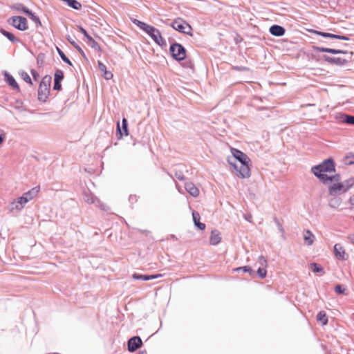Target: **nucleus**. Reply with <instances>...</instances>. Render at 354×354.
Segmentation results:
<instances>
[{
	"mask_svg": "<svg viewBox=\"0 0 354 354\" xmlns=\"http://www.w3.org/2000/svg\"><path fill=\"white\" fill-rule=\"evenodd\" d=\"M230 151L232 157H227V163L236 172L238 177L240 178H249L250 176V158L246 153L236 148L231 147Z\"/></svg>",
	"mask_w": 354,
	"mask_h": 354,
	"instance_id": "obj_1",
	"label": "nucleus"
},
{
	"mask_svg": "<svg viewBox=\"0 0 354 354\" xmlns=\"http://www.w3.org/2000/svg\"><path fill=\"white\" fill-rule=\"evenodd\" d=\"M336 171V162L333 157H328L322 160L320 163L313 165L310 172L319 180L324 182L328 174Z\"/></svg>",
	"mask_w": 354,
	"mask_h": 354,
	"instance_id": "obj_2",
	"label": "nucleus"
},
{
	"mask_svg": "<svg viewBox=\"0 0 354 354\" xmlns=\"http://www.w3.org/2000/svg\"><path fill=\"white\" fill-rule=\"evenodd\" d=\"M52 78L50 75H45L39 83L37 95L38 100L42 103H44L48 99L50 86H51Z\"/></svg>",
	"mask_w": 354,
	"mask_h": 354,
	"instance_id": "obj_3",
	"label": "nucleus"
},
{
	"mask_svg": "<svg viewBox=\"0 0 354 354\" xmlns=\"http://www.w3.org/2000/svg\"><path fill=\"white\" fill-rule=\"evenodd\" d=\"M169 53L174 60L180 63L186 58L187 50L183 45L173 40L170 42Z\"/></svg>",
	"mask_w": 354,
	"mask_h": 354,
	"instance_id": "obj_4",
	"label": "nucleus"
},
{
	"mask_svg": "<svg viewBox=\"0 0 354 354\" xmlns=\"http://www.w3.org/2000/svg\"><path fill=\"white\" fill-rule=\"evenodd\" d=\"M7 22L20 31H26L28 29V20L24 16H12L8 19Z\"/></svg>",
	"mask_w": 354,
	"mask_h": 354,
	"instance_id": "obj_5",
	"label": "nucleus"
},
{
	"mask_svg": "<svg viewBox=\"0 0 354 354\" xmlns=\"http://www.w3.org/2000/svg\"><path fill=\"white\" fill-rule=\"evenodd\" d=\"M147 35L151 38V39L161 48L167 47V42L165 39L162 37L161 32L156 27L153 26L151 30L149 31Z\"/></svg>",
	"mask_w": 354,
	"mask_h": 354,
	"instance_id": "obj_6",
	"label": "nucleus"
},
{
	"mask_svg": "<svg viewBox=\"0 0 354 354\" xmlns=\"http://www.w3.org/2000/svg\"><path fill=\"white\" fill-rule=\"evenodd\" d=\"M40 187L39 186L35 187L28 192L24 193L22 196L17 198L18 203L26 205L28 202L32 200L37 196L39 192Z\"/></svg>",
	"mask_w": 354,
	"mask_h": 354,
	"instance_id": "obj_7",
	"label": "nucleus"
},
{
	"mask_svg": "<svg viewBox=\"0 0 354 354\" xmlns=\"http://www.w3.org/2000/svg\"><path fill=\"white\" fill-rule=\"evenodd\" d=\"M129 127L128 121L124 117L122 120V126H120V121L118 120L116 123V137L118 140H121L124 136H127L129 135Z\"/></svg>",
	"mask_w": 354,
	"mask_h": 354,
	"instance_id": "obj_8",
	"label": "nucleus"
},
{
	"mask_svg": "<svg viewBox=\"0 0 354 354\" xmlns=\"http://www.w3.org/2000/svg\"><path fill=\"white\" fill-rule=\"evenodd\" d=\"M143 343L142 339L139 336H133L127 341V349L129 352L133 353L138 348H141Z\"/></svg>",
	"mask_w": 354,
	"mask_h": 354,
	"instance_id": "obj_9",
	"label": "nucleus"
},
{
	"mask_svg": "<svg viewBox=\"0 0 354 354\" xmlns=\"http://www.w3.org/2000/svg\"><path fill=\"white\" fill-rule=\"evenodd\" d=\"M3 75L4 77L5 82L10 87H11L12 90L21 93V89L18 83L17 82L15 77L10 73H8L6 71H3Z\"/></svg>",
	"mask_w": 354,
	"mask_h": 354,
	"instance_id": "obj_10",
	"label": "nucleus"
},
{
	"mask_svg": "<svg viewBox=\"0 0 354 354\" xmlns=\"http://www.w3.org/2000/svg\"><path fill=\"white\" fill-rule=\"evenodd\" d=\"M322 59L330 64L336 65V66H344L348 62V59H347L341 58V57H330L327 55H323L322 56Z\"/></svg>",
	"mask_w": 354,
	"mask_h": 354,
	"instance_id": "obj_11",
	"label": "nucleus"
},
{
	"mask_svg": "<svg viewBox=\"0 0 354 354\" xmlns=\"http://www.w3.org/2000/svg\"><path fill=\"white\" fill-rule=\"evenodd\" d=\"M345 185L344 183L337 182L333 183L328 186V194L330 196H336L340 193H346L344 192Z\"/></svg>",
	"mask_w": 354,
	"mask_h": 354,
	"instance_id": "obj_12",
	"label": "nucleus"
},
{
	"mask_svg": "<svg viewBox=\"0 0 354 354\" xmlns=\"http://www.w3.org/2000/svg\"><path fill=\"white\" fill-rule=\"evenodd\" d=\"M187 22L180 17H177L169 24L172 28L180 33L185 32L186 25Z\"/></svg>",
	"mask_w": 354,
	"mask_h": 354,
	"instance_id": "obj_13",
	"label": "nucleus"
},
{
	"mask_svg": "<svg viewBox=\"0 0 354 354\" xmlns=\"http://www.w3.org/2000/svg\"><path fill=\"white\" fill-rule=\"evenodd\" d=\"M333 252L335 257L339 260L344 261L348 259V254H346L344 248L339 243L335 244Z\"/></svg>",
	"mask_w": 354,
	"mask_h": 354,
	"instance_id": "obj_14",
	"label": "nucleus"
},
{
	"mask_svg": "<svg viewBox=\"0 0 354 354\" xmlns=\"http://www.w3.org/2000/svg\"><path fill=\"white\" fill-rule=\"evenodd\" d=\"M335 119L340 122L354 125V115H348L344 113H339L336 114Z\"/></svg>",
	"mask_w": 354,
	"mask_h": 354,
	"instance_id": "obj_15",
	"label": "nucleus"
},
{
	"mask_svg": "<svg viewBox=\"0 0 354 354\" xmlns=\"http://www.w3.org/2000/svg\"><path fill=\"white\" fill-rule=\"evenodd\" d=\"M162 277V274H140L135 272L132 274V278L135 280H140V281H149L155 279H158V277Z\"/></svg>",
	"mask_w": 354,
	"mask_h": 354,
	"instance_id": "obj_16",
	"label": "nucleus"
},
{
	"mask_svg": "<svg viewBox=\"0 0 354 354\" xmlns=\"http://www.w3.org/2000/svg\"><path fill=\"white\" fill-rule=\"evenodd\" d=\"M270 33L274 37H281L283 36L286 33V29L283 26L273 24L269 28Z\"/></svg>",
	"mask_w": 354,
	"mask_h": 354,
	"instance_id": "obj_17",
	"label": "nucleus"
},
{
	"mask_svg": "<svg viewBox=\"0 0 354 354\" xmlns=\"http://www.w3.org/2000/svg\"><path fill=\"white\" fill-rule=\"evenodd\" d=\"M192 220L194 223V226L199 230H204L205 229V224L203 223H201L200 221L201 220V216L200 214L196 211L192 212Z\"/></svg>",
	"mask_w": 354,
	"mask_h": 354,
	"instance_id": "obj_18",
	"label": "nucleus"
},
{
	"mask_svg": "<svg viewBox=\"0 0 354 354\" xmlns=\"http://www.w3.org/2000/svg\"><path fill=\"white\" fill-rule=\"evenodd\" d=\"M185 189L193 197H196L199 195V189L192 182L185 183Z\"/></svg>",
	"mask_w": 354,
	"mask_h": 354,
	"instance_id": "obj_19",
	"label": "nucleus"
},
{
	"mask_svg": "<svg viewBox=\"0 0 354 354\" xmlns=\"http://www.w3.org/2000/svg\"><path fill=\"white\" fill-rule=\"evenodd\" d=\"M97 66L99 70L103 73V76L105 80H109L113 78V75L112 72L107 70L104 64H103L101 61H97Z\"/></svg>",
	"mask_w": 354,
	"mask_h": 354,
	"instance_id": "obj_20",
	"label": "nucleus"
},
{
	"mask_svg": "<svg viewBox=\"0 0 354 354\" xmlns=\"http://www.w3.org/2000/svg\"><path fill=\"white\" fill-rule=\"evenodd\" d=\"M0 33L6 37L12 44H17L21 41L20 39L17 38L12 32L6 30L3 28H0Z\"/></svg>",
	"mask_w": 354,
	"mask_h": 354,
	"instance_id": "obj_21",
	"label": "nucleus"
},
{
	"mask_svg": "<svg viewBox=\"0 0 354 354\" xmlns=\"http://www.w3.org/2000/svg\"><path fill=\"white\" fill-rule=\"evenodd\" d=\"M221 241V236L219 232L217 230H214L211 232L209 238V244L212 245H218Z\"/></svg>",
	"mask_w": 354,
	"mask_h": 354,
	"instance_id": "obj_22",
	"label": "nucleus"
},
{
	"mask_svg": "<svg viewBox=\"0 0 354 354\" xmlns=\"http://www.w3.org/2000/svg\"><path fill=\"white\" fill-rule=\"evenodd\" d=\"M66 40L80 53V54L83 57V58L88 61V58L82 50V48L75 42V41L72 38L70 35H66Z\"/></svg>",
	"mask_w": 354,
	"mask_h": 354,
	"instance_id": "obj_23",
	"label": "nucleus"
},
{
	"mask_svg": "<svg viewBox=\"0 0 354 354\" xmlns=\"http://www.w3.org/2000/svg\"><path fill=\"white\" fill-rule=\"evenodd\" d=\"M24 204L18 203L17 198L13 200L7 207V209L9 212H13L14 210L21 211L24 207Z\"/></svg>",
	"mask_w": 354,
	"mask_h": 354,
	"instance_id": "obj_24",
	"label": "nucleus"
},
{
	"mask_svg": "<svg viewBox=\"0 0 354 354\" xmlns=\"http://www.w3.org/2000/svg\"><path fill=\"white\" fill-rule=\"evenodd\" d=\"M334 173V174L328 175L327 177H326L325 180L322 183L324 185H327L328 183L341 182L340 174L335 172Z\"/></svg>",
	"mask_w": 354,
	"mask_h": 354,
	"instance_id": "obj_25",
	"label": "nucleus"
},
{
	"mask_svg": "<svg viewBox=\"0 0 354 354\" xmlns=\"http://www.w3.org/2000/svg\"><path fill=\"white\" fill-rule=\"evenodd\" d=\"M312 48L317 52L327 53L333 55H337V52H339V49L332 48H326L317 46H313Z\"/></svg>",
	"mask_w": 354,
	"mask_h": 354,
	"instance_id": "obj_26",
	"label": "nucleus"
},
{
	"mask_svg": "<svg viewBox=\"0 0 354 354\" xmlns=\"http://www.w3.org/2000/svg\"><path fill=\"white\" fill-rule=\"evenodd\" d=\"M234 271L236 272L242 271L243 273H248L252 277L255 274V271L250 266L237 267L234 269Z\"/></svg>",
	"mask_w": 354,
	"mask_h": 354,
	"instance_id": "obj_27",
	"label": "nucleus"
},
{
	"mask_svg": "<svg viewBox=\"0 0 354 354\" xmlns=\"http://www.w3.org/2000/svg\"><path fill=\"white\" fill-rule=\"evenodd\" d=\"M317 320L319 322L322 326L326 325L328 322L326 313L324 310H320L317 315Z\"/></svg>",
	"mask_w": 354,
	"mask_h": 354,
	"instance_id": "obj_28",
	"label": "nucleus"
},
{
	"mask_svg": "<svg viewBox=\"0 0 354 354\" xmlns=\"http://www.w3.org/2000/svg\"><path fill=\"white\" fill-rule=\"evenodd\" d=\"M310 268L312 272L315 273H320L321 275H324L325 274L323 267L316 262H311L310 263Z\"/></svg>",
	"mask_w": 354,
	"mask_h": 354,
	"instance_id": "obj_29",
	"label": "nucleus"
},
{
	"mask_svg": "<svg viewBox=\"0 0 354 354\" xmlns=\"http://www.w3.org/2000/svg\"><path fill=\"white\" fill-rule=\"evenodd\" d=\"M304 239L308 245H311L314 242L315 236L309 230H307L304 234Z\"/></svg>",
	"mask_w": 354,
	"mask_h": 354,
	"instance_id": "obj_30",
	"label": "nucleus"
},
{
	"mask_svg": "<svg viewBox=\"0 0 354 354\" xmlns=\"http://www.w3.org/2000/svg\"><path fill=\"white\" fill-rule=\"evenodd\" d=\"M344 162L346 165H354V153L353 152L346 153L344 157Z\"/></svg>",
	"mask_w": 354,
	"mask_h": 354,
	"instance_id": "obj_31",
	"label": "nucleus"
},
{
	"mask_svg": "<svg viewBox=\"0 0 354 354\" xmlns=\"http://www.w3.org/2000/svg\"><path fill=\"white\" fill-rule=\"evenodd\" d=\"M88 41V45L91 46V48L97 50L98 52L102 51V48L98 44V43L94 40V39L90 35L88 38H86Z\"/></svg>",
	"mask_w": 354,
	"mask_h": 354,
	"instance_id": "obj_32",
	"label": "nucleus"
},
{
	"mask_svg": "<svg viewBox=\"0 0 354 354\" xmlns=\"http://www.w3.org/2000/svg\"><path fill=\"white\" fill-rule=\"evenodd\" d=\"M180 64L182 66V67H183L185 68H188V69H194V62H192V60L191 59L187 57V55H186L185 59L182 61Z\"/></svg>",
	"mask_w": 354,
	"mask_h": 354,
	"instance_id": "obj_33",
	"label": "nucleus"
},
{
	"mask_svg": "<svg viewBox=\"0 0 354 354\" xmlns=\"http://www.w3.org/2000/svg\"><path fill=\"white\" fill-rule=\"evenodd\" d=\"M14 8L19 12H21L26 15H28L31 10L29 9L28 8H27L26 6H25L24 4L22 3H16L15 6H14Z\"/></svg>",
	"mask_w": 354,
	"mask_h": 354,
	"instance_id": "obj_34",
	"label": "nucleus"
},
{
	"mask_svg": "<svg viewBox=\"0 0 354 354\" xmlns=\"http://www.w3.org/2000/svg\"><path fill=\"white\" fill-rule=\"evenodd\" d=\"M84 200L86 203H88L89 204H93V203H95V202L100 203V200L91 193H88V194L85 193L84 194Z\"/></svg>",
	"mask_w": 354,
	"mask_h": 354,
	"instance_id": "obj_35",
	"label": "nucleus"
},
{
	"mask_svg": "<svg viewBox=\"0 0 354 354\" xmlns=\"http://www.w3.org/2000/svg\"><path fill=\"white\" fill-rule=\"evenodd\" d=\"M27 16L36 24L37 27L41 26V22L39 17L32 10Z\"/></svg>",
	"mask_w": 354,
	"mask_h": 354,
	"instance_id": "obj_36",
	"label": "nucleus"
},
{
	"mask_svg": "<svg viewBox=\"0 0 354 354\" xmlns=\"http://www.w3.org/2000/svg\"><path fill=\"white\" fill-rule=\"evenodd\" d=\"M66 5L70 8L79 10L82 8V4L77 0H68Z\"/></svg>",
	"mask_w": 354,
	"mask_h": 354,
	"instance_id": "obj_37",
	"label": "nucleus"
},
{
	"mask_svg": "<svg viewBox=\"0 0 354 354\" xmlns=\"http://www.w3.org/2000/svg\"><path fill=\"white\" fill-rule=\"evenodd\" d=\"M46 58V55L44 53H39L37 56V65L39 68L43 67L44 66V61Z\"/></svg>",
	"mask_w": 354,
	"mask_h": 354,
	"instance_id": "obj_38",
	"label": "nucleus"
},
{
	"mask_svg": "<svg viewBox=\"0 0 354 354\" xmlns=\"http://www.w3.org/2000/svg\"><path fill=\"white\" fill-rule=\"evenodd\" d=\"M64 78V74L63 71L57 68L54 73V81L62 82Z\"/></svg>",
	"mask_w": 354,
	"mask_h": 354,
	"instance_id": "obj_39",
	"label": "nucleus"
},
{
	"mask_svg": "<svg viewBox=\"0 0 354 354\" xmlns=\"http://www.w3.org/2000/svg\"><path fill=\"white\" fill-rule=\"evenodd\" d=\"M21 78L29 85L32 86L33 82L32 79L30 78V75L25 71L21 72Z\"/></svg>",
	"mask_w": 354,
	"mask_h": 354,
	"instance_id": "obj_40",
	"label": "nucleus"
},
{
	"mask_svg": "<svg viewBox=\"0 0 354 354\" xmlns=\"http://www.w3.org/2000/svg\"><path fill=\"white\" fill-rule=\"evenodd\" d=\"M343 183H344L345 185L344 192H348L354 185V178L351 177L346 180Z\"/></svg>",
	"mask_w": 354,
	"mask_h": 354,
	"instance_id": "obj_41",
	"label": "nucleus"
},
{
	"mask_svg": "<svg viewBox=\"0 0 354 354\" xmlns=\"http://www.w3.org/2000/svg\"><path fill=\"white\" fill-rule=\"evenodd\" d=\"M334 290L337 295H344L346 293V288L342 284H337L335 286Z\"/></svg>",
	"mask_w": 354,
	"mask_h": 354,
	"instance_id": "obj_42",
	"label": "nucleus"
},
{
	"mask_svg": "<svg viewBox=\"0 0 354 354\" xmlns=\"http://www.w3.org/2000/svg\"><path fill=\"white\" fill-rule=\"evenodd\" d=\"M257 275L258 277L261 279H263L266 277L267 275V270L264 268H259L257 270Z\"/></svg>",
	"mask_w": 354,
	"mask_h": 354,
	"instance_id": "obj_43",
	"label": "nucleus"
},
{
	"mask_svg": "<svg viewBox=\"0 0 354 354\" xmlns=\"http://www.w3.org/2000/svg\"><path fill=\"white\" fill-rule=\"evenodd\" d=\"M273 221H274V223L276 224L279 231L281 232V236H283L284 234H285V231H284L282 224L280 223L279 220L276 216L273 217Z\"/></svg>",
	"mask_w": 354,
	"mask_h": 354,
	"instance_id": "obj_44",
	"label": "nucleus"
},
{
	"mask_svg": "<svg viewBox=\"0 0 354 354\" xmlns=\"http://www.w3.org/2000/svg\"><path fill=\"white\" fill-rule=\"evenodd\" d=\"M318 36H321L324 38H328V39H334V37H335V34L333 33H330V32H323V31H319V33H318Z\"/></svg>",
	"mask_w": 354,
	"mask_h": 354,
	"instance_id": "obj_45",
	"label": "nucleus"
},
{
	"mask_svg": "<svg viewBox=\"0 0 354 354\" xmlns=\"http://www.w3.org/2000/svg\"><path fill=\"white\" fill-rule=\"evenodd\" d=\"M334 39L349 41L351 39V38L349 36L346 35L335 34Z\"/></svg>",
	"mask_w": 354,
	"mask_h": 354,
	"instance_id": "obj_46",
	"label": "nucleus"
},
{
	"mask_svg": "<svg viewBox=\"0 0 354 354\" xmlns=\"http://www.w3.org/2000/svg\"><path fill=\"white\" fill-rule=\"evenodd\" d=\"M77 28H78L79 31L84 35V37L86 39L88 38L90 35L88 33L86 30L83 26H82L81 25H79V26H77Z\"/></svg>",
	"mask_w": 354,
	"mask_h": 354,
	"instance_id": "obj_47",
	"label": "nucleus"
},
{
	"mask_svg": "<svg viewBox=\"0 0 354 354\" xmlns=\"http://www.w3.org/2000/svg\"><path fill=\"white\" fill-rule=\"evenodd\" d=\"M232 68L236 71H249L250 70V68L243 66H234Z\"/></svg>",
	"mask_w": 354,
	"mask_h": 354,
	"instance_id": "obj_48",
	"label": "nucleus"
},
{
	"mask_svg": "<svg viewBox=\"0 0 354 354\" xmlns=\"http://www.w3.org/2000/svg\"><path fill=\"white\" fill-rule=\"evenodd\" d=\"M340 204V201L338 198H333L330 201L329 205L332 207H338Z\"/></svg>",
	"mask_w": 354,
	"mask_h": 354,
	"instance_id": "obj_49",
	"label": "nucleus"
},
{
	"mask_svg": "<svg viewBox=\"0 0 354 354\" xmlns=\"http://www.w3.org/2000/svg\"><path fill=\"white\" fill-rule=\"evenodd\" d=\"M152 27H153V26L147 24V23L145 22L144 24L140 28V29L142 30H143L145 33L147 34L149 32V31L151 30Z\"/></svg>",
	"mask_w": 354,
	"mask_h": 354,
	"instance_id": "obj_50",
	"label": "nucleus"
},
{
	"mask_svg": "<svg viewBox=\"0 0 354 354\" xmlns=\"http://www.w3.org/2000/svg\"><path fill=\"white\" fill-rule=\"evenodd\" d=\"M152 27H153V26L147 24V23L145 22L144 24L140 28V29L142 30H143L145 33L147 34L149 32V31L151 30Z\"/></svg>",
	"mask_w": 354,
	"mask_h": 354,
	"instance_id": "obj_51",
	"label": "nucleus"
},
{
	"mask_svg": "<svg viewBox=\"0 0 354 354\" xmlns=\"http://www.w3.org/2000/svg\"><path fill=\"white\" fill-rule=\"evenodd\" d=\"M185 27H186L185 32H183V34L187 35L189 36H193V32H192L193 29H192V26H190V24L189 23H187Z\"/></svg>",
	"mask_w": 354,
	"mask_h": 354,
	"instance_id": "obj_52",
	"label": "nucleus"
},
{
	"mask_svg": "<svg viewBox=\"0 0 354 354\" xmlns=\"http://www.w3.org/2000/svg\"><path fill=\"white\" fill-rule=\"evenodd\" d=\"M56 50H57L58 55H59L60 58L62 59V60L64 62L66 59V58L67 57L66 55H65V53L58 46H56Z\"/></svg>",
	"mask_w": 354,
	"mask_h": 354,
	"instance_id": "obj_53",
	"label": "nucleus"
},
{
	"mask_svg": "<svg viewBox=\"0 0 354 354\" xmlns=\"http://www.w3.org/2000/svg\"><path fill=\"white\" fill-rule=\"evenodd\" d=\"M62 88V82L54 81L53 90L59 91Z\"/></svg>",
	"mask_w": 354,
	"mask_h": 354,
	"instance_id": "obj_54",
	"label": "nucleus"
},
{
	"mask_svg": "<svg viewBox=\"0 0 354 354\" xmlns=\"http://www.w3.org/2000/svg\"><path fill=\"white\" fill-rule=\"evenodd\" d=\"M131 22L137 26L140 29L142 27V26L144 24V21H142L140 20H138L137 19L131 18Z\"/></svg>",
	"mask_w": 354,
	"mask_h": 354,
	"instance_id": "obj_55",
	"label": "nucleus"
},
{
	"mask_svg": "<svg viewBox=\"0 0 354 354\" xmlns=\"http://www.w3.org/2000/svg\"><path fill=\"white\" fill-rule=\"evenodd\" d=\"M131 22L137 26L140 29L142 27V26L144 24V21H142L140 20H138L137 19L131 18Z\"/></svg>",
	"mask_w": 354,
	"mask_h": 354,
	"instance_id": "obj_56",
	"label": "nucleus"
},
{
	"mask_svg": "<svg viewBox=\"0 0 354 354\" xmlns=\"http://www.w3.org/2000/svg\"><path fill=\"white\" fill-rule=\"evenodd\" d=\"M131 22L137 26L140 29L142 27V26L144 24V21H142L140 20H138L137 19L131 18Z\"/></svg>",
	"mask_w": 354,
	"mask_h": 354,
	"instance_id": "obj_57",
	"label": "nucleus"
},
{
	"mask_svg": "<svg viewBox=\"0 0 354 354\" xmlns=\"http://www.w3.org/2000/svg\"><path fill=\"white\" fill-rule=\"evenodd\" d=\"M30 73L32 76L33 80L35 81H37L39 77V75L38 72L35 69H31Z\"/></svg>",
	"mask_w": 354,
	"mask_h": 354,
	"instance_id": "obj_58",
	"label": "nucleus"
},
{
	"mask_svg": "<svg viewBox=\"0 0 354 354\" xmlns=\"http://www.w3.org/2000/svg\"><path fill=\"white\" fill-rule=\"evenodd\" d=\"M259 263L261 264V266H265V267H266V266H267V265H268V264H267V260H266V259L263 256H262V255H261V256L259 257Z\"/></svg>",
	"mask_w": 354,
	"mask_h": 354,
	"instance_id": "obj_59",
	"label": "nucleus"
},
{
	"mask_svg": "<svg viewBox=\"0 0 354 354\" xmlns=\"http://www.w3.org/2000/svg\"><path fill=\"white\" fill-rule=\"evenodd\" d=\"M6 138V133L3 130L0 129V145L4 142Z\"/></svg>",
	"mask_w": 354,
	"mask_h": 354,
	"instance_id": "obj_60",
	"label": "nucleus"
},
{
	"mask_svg": "<svg viewBox=\"0 0 354 354\" xmlns=\"http://www.w3.org/2000/svg\"><path fill=\"white\" fill-rule=\"evenodd\" d=\"M338 54H349L350 55L349 59H351L352 55H353V52H348V50H344L339 49V52H337V55Z\"/></svg>",
	"mask_w": 354,
	"mask_h": 354,
	"instance_id": "obj_61",
	"label": "nucleus"
},
{
	"mask_svg": "<svg viewBox=\"0 0 354 354\" xmlns=\"http://www.w3.org/2000/svg\"><path fill=\"white\" fill-rule=\"evenodd\" d=\"M137 196L135 194H131L129 197V201L131 203H136L137 201Z\"/></svg>",
	"mask_w": 354,
	"mask_h": 354,
	"instance_id": "obj_62",
	"label": "nucleus"
},
{
	"mask_svg": "<svg viewBox=\"0 0 354 354\" xmlns=\"http://www.w3.org/2000/svg\"><path fill=\"white\" fill-rule=\"evenodd\" d=\"M176 178H177L179 180H185V176H184V175H183V174H178V173H176Z\"/></svg>",
	"mask_w": 354,
	"mask_h": 354,
	"instance_id": "obj_63",
	"label": "nucleus"
},
{
	"mask_svg": "<svg viewBox=\"0 0 354 354\" xmlns=\"http://www.w3.org/2000/svg\"><path fill=\"white\" fill-rule=\"evenodd\" d=\"M15 103L17 104L16 109H19V106H21L23 104L22 100L18 99V100H16Z\"/></svg>",
	"mask_w": 354,
	"mask_h": 354,
	"instance_id": "obj_64",
	"label": "nucleus"
}]
</instances>
